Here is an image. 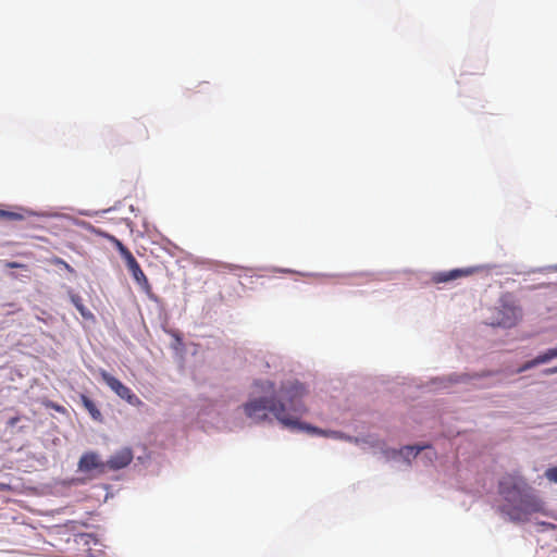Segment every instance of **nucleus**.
<instances>
[{
	"label": "nucleus",
	"mask_w": 557,
	"mask_h": 557,
	"mask_svg": "<svg viewBox=\"0 0 557 557\" xmlns=\"http://www.w3.org/2000/svg\"><path fill=\"white\" fill-rule=\"evenodd\" d=\"M307 389L304 384L293 380L281 384L277 397H258L248 400L244 406L245 414L256 423L265 421L271 412L284 426L301 429L314 434L326 436V431L308 424H302L299 419L307 411L304 397Z\"/></svg>",
	"instance_id": "obj_1"
},
{
	"label": "nucleus",
	"mask_w": 557,
	"mask_h": 557,
	"mask_svg": "<svg viewBox=\"0 0 557 557\" xmlns=\"http://www.w3.org/2000/svg\"><path fill=\"white\" fill-rule=\"evenodd\" d=\"M498 492L504 499L500 511L512 522H527L532 515L544 512V502L518 473L504 475Z\"/></svg>",
	"instance_id": "obj_2"
},
{
	"label": "nucleus",
	"mask_w": 557,
	"mask_h": 557,
	"mask_svg": "<svg viewBox=\"0 0 557 557\" xmlns=\"http://www.w3.org/2000/svg\"><path fill=\"white\" fill-rule=\"evenodd\" d=\"M99 375L101 380L122 399L131 405L141 404L140 399L132 392L129 387L124 385L120 380L111 375L106 370H100Z\"/></svg>",
	"instance_id": "obj_3"
},
{
	"label": "nucleus",
	"mask_w": 557,
	"mask_h": 557,
	"mask_svg": "<svg viewBox=\"0 0 557 557\" xmlns=\"http://www.w3.org/2000/svg\"><path fill=\"white\" fill-rule=\"evenodd\" d=\"M125 264H126L127 270L132 274L134 281L141 288V290L146 294V296L150 300L156 301L157 296L154 295V293L152 290V286L149 283L146 274L141 270V268H140L139 263L137 262V260L135 259V257H133L127 262H125Z\"/></svg>",
	"instance_id": "obj_4"
},
{
	"label": "nucleus",
	"mask_w": 557,
	"mask_h": 557,
	"mask_svg": "<svg viewBox=\"0 0 557 557\" xmlns=\"http://www.w3.org/2000/svg\"><path fill=\"white\" fill-rule=\"evenodd\" d=\"M78 470L82 472L97 471V473L103 474L107 471V465L96 453L89 451L81 457Z\"/></svg>",
	"instance_id": "obj_5"
},
{
	"label": "nucleus",
	"mask_w": 557,
	"mask_h": 557,
	"mask_svg": "<svg viewBox=\"0 0 557 557\" xmlns=\"http://www.w3.org/2000/svg\"><path fill=\"white\" fill-rule=\"evenodd\" d=\"M133 460V453L129 448H123L116 451L110 457L109 460L104 461L107 470H120L127 467Z\"/></svg>",
	"instance_id": "obj_6"
},
{
	"label": "nucleus",
	"mask_w": 557,
	"mask_h": 557,
	"mask_svg": "<svg viewBox=\"0 0 557 557\" xmlns=\"http://www.w3.org/2000/svg\"><path fill=\"white\" fill-rule=\"evenodd\" d=\"M474 272L473 269H454L446 272H438L434 275L433 280L436 283H446L449 281L457 280L462 276L471 275Z\"/></svg>",
	"instance_id": "obj_7"
},
{
	"label": "nucleus",
	"mask_w": 557,
	"mask_h": 557,
	"mask_svg": "<svg viewBox=\"0 0 557 557\" xmlns=\"http://www.w3.org/2000/svg\"><path fill=\"white\" fill-rule=\"evenodd\" d=\"M556 358V351H553V349H548L544 354H541L536 356L534 359L529 360L524 362L518 370V373L524 372L527 370H530L539 364L546 363L550 361L552 359Z\"/></svg>",
	"instance_id": "obj_8"
},
{
	"label": "nucleus",
	"mask_w": 557,
	"mask_h": 557,
	"mask_svg": "<svg viewBox=\"0 0 557 557\" xmlns=\"http://www.w3.org/2000/svg\"><path fill=\"white\" fill-rule=\"evenodd\" d=\"M505 309H506V313L497 322V324L503 327H511V326L516 325V323L518 322V320L520 318V309H518L516 307H508Z\"/></svg>",
	"instance_id": "obj_9"
},
{
	"label": "nucleus",
	"mask_w": 557,
	"mask_h": 557,
	"mask_svg": "<svg viewBox=\"0 0 557 557\" xmlns=\"http://www.w3.org/2000/svg\"><path fill=\"white\" fill-rule=\"evenodd\" d=\"M81 400L85 409L90 413L94 420L101 421L102 414L96 404L86 395H81Z\"/></svg>",
	"instance_id": "obj_10"
},
{
	"label": "nucleus",
	"mask_w": 557,
	"mask_h": 557,
	"mask_svg": "<svg viewBox=\"0 0 557 557\" xmlns=\"http://www.w3.org/2000/svg\"><path fill=\"white\" fill-rule=\"evenodd\" d=\"M70 298L72 304L84 318H92L91 312L85 307V305L83 304V299L79 295L71 294Z\"/></svg>",
	"instance_id": "obj_11"
},
{
	"label": "nucleus",
	"mask_w": 557,
	"mask_h": 557,
	"mask_svg": "<svg viewBox=\"0 0 557 557\" xmlns=\"http://www.w3.org/2000/svg\"><path fill=\"white\" fill-rule=\"evenodd\" d=\"M129 132L137 140H146L148 138V131L141 123L132 125Z\"/></svg>",
	"instance_id": "obj_12"
},
{
	"label": "nucleus",
	"mask_w": 557,
	"mask_h": 557,
	"mask_svg": "<svg viewBox=\"0 0 557 557\" xmlns=\"http://www.w3.org/2000/svg\"><path fill=\"white\" fill-rule=\"evenodd\" d=\"M428 446H405L400 449V455L408 461H410V458H414L419 455V453L423 449H425Z\"/></svg>",
	"instance_id": "obj_13"
},
{
	"label": "nucleus",
	"mask_w": 557,
	"mask_h": 557,
	"mask_svg": "<svg viewBox=\"0 0 557 557\" xmlns=\"http://www.w3.org/2000/svg\"><path fill=\"white\" fill-rule=\"evenodd\" d=\"M111 239L125 262L134 257L129 249L121 240L116 239L115 237H111Z\"/></svg>",
	"instance_id": "obj_14"
},
{
	"label": "nucleus",
	"mask_w": 557,
	"mask_h": 557,
	"mask_svg": "<svg viewBox=\"0 0 557 557\" xmlns=\"http://www.w3.org/2000/svg\"><path fill=\"white\" fill-rule=\"evenodd\" d=\"M255 385L262 393H273L275 391V384L271 381H258L255 383Z\"/></svg>",
	"instance_id": "obj_15"
},
{
	"label": "nucleus",
	"mask_w": 557,
	"mask_h": 557,
	"mask_svg": "<svg viewBox=\"0 0 557 557\" xmlns=\"http://www.w3.org/2000/svg\"><path fill=\"white\" fill-rule=\"evenodd\" d=\"M0 219L4 220H21L22 215L16 212L5 211L0 209Z\"/></svg>",
	"instance_id": "obj_16"
},
{
	"label": "nucleus",
	"mask_w": 557,
	"mask_h": 557,
	"mask_svg": "<svg viewBox=\"0 0 557 557\" xmlns=\"http://www.w3.org/2000/svg\"><path fill=\"white\" fill-rule=\"evenodd\" d=\"M544 475L549 482L557 483V467L546 469Z\"/></svg>",
	"instance_id": "obj_17"
},
{
	"label": "nucleus",
	"mask_w": 557,
	"mask_h": 557,
	"mask_svg": "<svg viewBox=\"0 0 557 557\" xmlns=\"http://www.w3.org/2000/svg\"><path fill=\"white\" fill-rule=\"evenodd\" d=\"M7 268L9 269H17V268H22L23 265L21 263H17V262H7Z\"/></svg>",
	"instance_id": "obj_18"
},
{
	"label": "nucleus",
	"mask_w": 557,
	"mask_h": 557,
	"mask_svg": "<svg viewBox=\"0 0 557 557\" xmlns=\"http://www.w3.org/2000/svg\"><path fill=\"white\" fill-rule=\"evenodd\" d=\"M544 373H545L546 375H552V374L557 373V366H556V367H554V368H548V369H546V370L544 371Z\"/></svg>",
	"instance_id": "obj_19"
},
{
	"label": "nucleus",
	"mask_w": 557,
	"mask_h": 557,
	"mask_svg": "<svg viewBox=\"0 0 557 557\" xmlns=\"http://www.w3.org/2000/svg\"><path fill=\"white\" fill-rule=\"evenodd\" d=\"M57 263L64 264V267H65L69 271H71V272H73V271H74V270L71 268V265H69L66 262H64V261H63V260H61V259H58Z\"/></svg>",
	"instance_id": "obj_20"
},
{
	"label": "nucleus",
	"mask_w": 557,
	"mask_h": 557,
	"mask_svg": "<svg viewBox=\"0 0 557 557\" xmlns=\"http://www.w3.org/2000/svg\"><path fill=\"white\" fill-rule=\"evenodd\" d=\"M17 421H18V418H17V417L12 418V419H10L9 424H10V425H14Z\"/></svg>",
	"instance_id": "obj_21"
},
{
	"label": "nucleus",
	"mask_w": 557,
	"mask_h": 557,
	"mask_svg": "<svg viewBox=\"0 0 557 557\" xmlns=\"http://www.w3.org/2000/svg\"><path fill=\"white\" fill-rule=\"evenodd\" d=\"M553 351H556V358H557V347L556 348H552Z\"/></svg>",
	"instance_id": "obj_22"
}]
</instances>
